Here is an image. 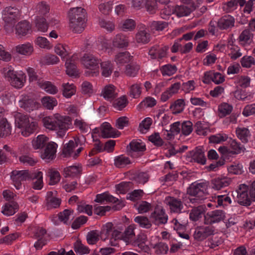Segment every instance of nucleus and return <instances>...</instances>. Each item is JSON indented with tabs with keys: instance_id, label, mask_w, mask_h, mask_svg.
Returning a JSON list of instances; mask_svg holds the SVG:
<instances>
[{
	"instance_id": "2",
	"label": "nucleus",
	"mask_w": 255,
	"mask_h": 255,
	"mask_svg": "<svg viewBox=\"0 0 255 255\" xmlns=\"http://www.w3.org/2000/svg\"><path fill=\"white\" fill-rule=\"evenodd\" d=\"M87 14L86 10L81 7H73L68 12L69 26L75 33H80L86 26L85 18Z\"/></svg>"
},
{
	"instance_id": "61",
	"label": "nucleus",
	"mask_w": 255,
	"mask_h": 255,
	"mask_svg": "<svg viewBox=\"0 0 255 255\" xmlns=\"http://www.w3.org/2000/svg\"><path fill=\"white\" fill-rule=\"evenodd\" d=\"M154 248L156 249L155 253L157 255L166 254L168 251V247L167 245L163 243H159L155 245Z\"/></svg>"
},
{
	"instance_id": "23",
	"label": "nucleus",
	"mask_w": 255,
	"mask_h": 255,
	"mask_svg": "<svg viewBox=\"0 0 255 255\" xmlns=\"http://www.w3.org/2000/svg\"><path fill=\"white\" fill-rule=\"evenodd\" d=\"M128 40L123 34H117L113 41V46L115 47L122 48L128 46Z\"/></svg>"
},
{
	"instance_id": "59",
	"label": "nucleus",
	"mask_w": 255,
	"mask_h": 255,
	"mask_svg": "<svg viewBox=\"0 0 255 255\" xmlns=\"http://www.w3.org/2000/svg\"><path fill=\"white\" fill-rule=\"evenodd\" d=\"M134 225H130L126 230L123 235V240L126 242H127L128 240L132 238L134 236Z\"/></svg>"
},
{
	"instance_id": "20",
	"label": "nucleus",
	"mask_w": 255,
	"mask_h": 255,
	"mask_svg": "<svg viewBox=\"0 0 255 255\" xmlns=\"http://www.w3.org/2000/svg\"><path fill=\"white\" fill-rule=\"evenodd\" d=\"M234 18L231 15H225L220 18L218 22V27L220 29H227L234 26Z\"/></svg>"
},
{
	"instance_id": "58",
	"label": "nucleus",
	"mask_w": 255,
	"mask_h": 255,
	"mask_svg": "<svg viewBox=\"0 0 255 255\" xmlns=\"http://www.w3.org/2000/svg\"><path fill=\"white\" fill-rule=\"evenodd\" d=\"M94 207V213L101 216H105L106 212L109 211L111 209V207L109 206H99L95 205Z\"/></svg>"
},
{
	"instance_id": "35",
	"label": "nucleus",
	"mask_w": 255,
	"mask_h": 255,
	"mask_svg": "<svg viewBox=\"0 0 255 255\" xmlns=\"http://www.w3.org/2000/svg\"><path fill=\"white\" fill-rule=\"evenodd\" d=\"M74 250L77 254L80 255L88 254L90 251L89 248L83 245L80 240L76 241L74 243Z\"/></svg>"
},
{
	"instance_id": "56",
	"label": "nucleus",
	"mask_w": 255,
	"mask_h": 255,
	"mask_svg": "<svg viewBox=\"0 0 255 255\" xmlns=\"http://www.w3.org/2000/svg\"><path fill=\"white\" fill-rule=\"evenodd\" d=\"M251 133L246 128H240V140L244 143H247L251 138Z\"/></svg>"
},
{
	"instance_id": "15",
	"label": "nucleus",
	"mask_w": 255,
	"mask_h": 255,
	"mask_svg": "<svg viewBox=\"0 0 255 255\" xmlns=\"http://www.w3.org/2000/svg\"><path fill=\"white\" fill-rule=\"evenodd\" d=\"M189 154L194 161L202 165H204L206 163V158L204 152L201 148L197 147L195 148V150L190 151Z\"/></svg>"
},
{
	"instance_id": "1",
	"label": "nucleus",
	"mask_w": 255,
	"mask_h": 255,
	"mask_svg": "<svg viewBox=\"0 0 255 255\" xmlns=\"http://www.w3.org/2000/svg\"><path fill=\"white\" fill-rule=\"evenodd\" d=\"M72 119L69 116H62L58 114L53 116H48L42 119L43 126L47 129L56 130L57 135L63 137L66 133L69 126L71 124Z\"/></svg>"
},
{
	"instance_id": "46",
	"label": "nucleus",
	"mask_w": 255,
	"mask_h": 255,
	"mask_svg": "<svg viewBox=\"0 0 255 255\" xmlns=\"http://www.w3.org/2000/svg\"><path fill=\"white\" fill-rule=\"evenodd\" d=\"M136 39L138 43H147L150 40V34L145 30L140 31L136 34Z\"/></svg>"
},
{
	"instance_id": "51",
	"label": "nucleus",
	"mask_w": 255,
	"mask_h": 255,
	"mask_svg": "<svg viewBox=\"0 0 255 255\" xmlns=\"http://www.w3.org/2000/svg\"><path fill=\"white\" fill-rule=\"evenodd\" d=\"M148 140L156 146H161L164 143L158 132H154L149 136Z\"/></svg>"
},
{
	"instance_id": "21",
	"label": "nucleus",
	"mask_w": 255,
	"mask_h": 255,
	"mask_svg": "<svg viewBox=\"0 0 255 255\" xmlns=\"http://www.w3.org/2000/svg\"><path fill=\"white\" fill-rule=\"evenodd\" d=\"M66 74L70 77H78V71L77 66L72 59L68 60L65 63Z\"/></svg>"
},
{
	"instance_id": "54",
	"label": "nucleus",
	"mask_w": 255,
	"mask_h": 255,
	"mask_svg": "<svg viewBox=\"0 0 255 255\" xmlns=\"http://www.w3.org/2000/svg\"><path fill=\"white\" fill-rule=\"evenodd\" d=\"M73 212V210L65 209L58 214V219L61 222L64 224H67L68 221L69 219V216L70 214Z\"/></svg>"
},
{
	"instance_id": "49",
	"label": "nucleus",
	"mask_w": 255,
	"mask_h": 255,
	"mask_svg": "<svg viewBox=\"0 0 255 255\" xmlns=\"http://www.w3.org/2000/svg\"><path fill=\"white\" fill-rule=\"evenodd\" d=\"M133 183L131 182H122L116 185V189L121 194H125L132 187Z\"/></svg>"
},
{
	"instance_id": "28",
	"label": "nucleus",
	"mask_w": 255,
	"mask_h": 255,
	"mask_svg": "<svg viewBox=\"0 0 255 255\" xmlns=\"http://www.w3.org/2000/svg\"><path fill=\"white\" fill-rule=\"evenodd\" d=\"M35 26L38 31L45 32L48 28L46 19L41 16H37L35 19Z\"/></svg>"
},
{
	"instance_id": "10",
	"label": "nucleus",
	"mask_w": 255,
	"mask_h": 255,
	"mask_svg": "<svg viewBox=\"0 0 255 255\" xmlns=\"http://www.w3.org/2000/svg\"><path fill=\"white\" fill-rule=\"evenodd\" d=\"M23 75L24 74L21 75V77L18 76L16 72L11 70H9L5 74V77L8 79L11 86L17 88H20L23 86Z\"/></svg>"
},
{
	"instance_id": "63",
	"label": "nucleus",
	"mask_w": 255,
	"mask_h": 255,
	"mask_svg": "<svg viewBox=\"0 0 255 255\" xmlns=\"http://www.w3.org/2000/svg\"><path fill=\"white\" fill-rule=\"evenodd\" d=\"M50 182L49 185H53L56 184L60 179V174L58 171H51L49 174Z\"/></svg>"
},
{
	"instance_id": "57",
	"label": "nucleus",
	"mask_w": 255,
	"mask_h": 255,
	"mask_svg": "<svg viewBox=\"0 0 255 255\" xmlns=\"http://www.w3.org/2000/svg\"><path fill=\"white\" fill-rule=\"evenodd\" d=\"M128 52H121L116 56L115 60L117 63H125L129 61L130 56Z\"/></svg>"
},
{
	"instance_id": "12",
	"label": "nucleus",
	"mask_w": 255,
	"mask_h": 255,
	"mask_svg": "<svg viewBox=\"0 0 255 255\" xmlns=\"http://www.w3.org/2000/svg\"><path fill=\"white\" fill-rule=\"evenodd\" d=\"M57 146V144L54 142L48 143L44 152L41 154V158L48 162L54 159L56 157Z\"/></svg>"
},
{
	"instance_id": "33",
	"label": "nucleus",
	"mask_w": 255,
	"mask_h": 255,
	"mask_svg": "<svg viewBox=\"0 0 255 255\" xmlns=\"http://www.w3.org/2000/svg\"><path fill=\"white\" fill-rule=\"evenodd\" d=\"M168 205L170 206V209L174 212L181 213V210L183 208V204L181 201L170 197Z\"/></svg>"
},
{
	"instance_id": "41",
	"label": "nucleus",
	"mask_w": 255,
	"mask_h": 255,
	"mask_svg": "<svg viewBox=\"0 0 255 255\" xmlns=\"http://www.w3.org/2000/svg\"><path fill=\"white\" fill-rule=\"evenodd\" d=\"M252 34L248 30H244L240 34V44L244 46L250 44L252 41Z\"/></svg>"
},
{
	"instance_id": "16",
	"label": "nucleus",
	"mask_w": 255,
	"mask_h": 255,
	"mask_svg": "<svg viewBox=\"0 0 255 255\" xmlns=\"http://www.w3.org/2000/svg\"><path fill=\"white\" fill-rule=\"evenodd\" d=\"M11 128L6 119L3 118L2 112H0V137L6 136L10 134Z\"/></svg>"
},
{
	"instance_id": "38",
	"label": "nucleus",
	"mask_w": 255,
	"mask_h": 255,
	"mask_svg": "<svg viewBox=\"0 0 255 255\" xmlns=\"http://www.w3.org/2000/svg\"><path fill=\"white\" fill-rule=\"evenodd\" d=\"M144 5L146 11L150 14H154L158 9L157 0H144Z\"/></svg>"
},
{
	"instance_id": "9",
	"label": "nucleus",
	"mask_w": 255,
	"mask_h": 255,
	"mask_svg": "<svg viewBox=\"0 0 255 255\" xmlns=\"http://www.w3.org/2000/svg\"><path fill=\"white\" fill-rule=\"evenodd\" d=\"M3 15L5 23H15L19 16V12L17 8L9 6L4 9Z\"/></svg>"
},
{
	"instance_id": "7",
	"label": "nucleus",
	"mask_w": 255,
	"mask_h": 255,
	"mask_svg": "<svg viewBox=\"0 0 255 255\" xmlns=\"http://www.w3.org/2000/svg\"><path fill=\"white\" fill-rule=\"evenodd\" d=\"M31 173L28 170H13L11 172L10 178L13 182L14 185L17 189H19L21 185V181L30 179Z\"/></svg>"
},
{
	"instance_id": "60",
	"label": "nucleus",
	"mask_w": 255,
	"mask_h": 255,
	"mask_svg": "<svg viewBox=\"0 0 255 255\" xmlns=\"http://www.w3.org/2000/svg\"><path fill=\"white\" fill-rule=\"evenodd\" d=\"M193 124L190 121H185L182 124V133L183 135H189L192 131Z\"/></svg>"
},
{
	"instance_id": "26",
	"label": "nucleus",
	"mask_w": 255,
	"mask_h": 255,
	"mask_svg": "<svg viewBox=\"0 0 255 255\" xmlns=\"http://www.w3.org/2000/svg\"><path fill=\"white\" fill-rule=\"evenodd\" d=\"M48 140V138L44 135H39L32 140V146L36 149L42 148L46 145Z\"/></svg>"
},
{
	"instance_id": "8",
	"label": "nucleus",
	"mask_w": 255,
	"mask_h": 255,
	"mask_svg": "<svg viewBox=\"0 0 255 255\" xmlns=\"http://www.w3.org/2000/svg\"><path fill=\"white\" fill-rule=\"evenodd\" d=\"M225 214L222 210H215L208 212L204 215V223L206 225H211L223 221Z\"/></svg>"
},
{
	"instance_id": "6",
	"label": "nucleus",
	"mask_w": 255,
	"mask_h": 255,
	"mask_svg": "<svg viewBox=\"0 0 255 255\" xmlns=\"http://www.w3.org/2000/svg\"><path fill=\"white\" fill-rule=\"evenodd\" d=\"M15 34L18 38H23L31 34L32 32V25L26 20L18 22L14 26Z\"/></svg>"
},
{
	"instance_id": "55",
	"label": "nucleus",
	"mask_w": 255,
	"mask_h": 255,
	"mask_svg": "<svg viewBox=\"0 0 255 255\" xmlns=\"http://www.w3.org/2000/svg\"><path fill=\"white\" fill-rule=\"evenodd\" d=\"M242 114L246 117L250 116H255V103L245 106L243 110Z\"/></svg>"
},
{
	"instance_id": "40",
	"label": "nucleus",
	"mask_w": 255,
	"mask_h": 255,
	"mask_svg": "<svg viewBox=\"0 0 255 255\" xmlns=\"http://www.w3.org/2000/svg\"><path fill=\"white\" fill-rule=\"evenodd\" d=\"M134 221L141 228L149 229L151 227L150 221L145 216H137L134 218Z\"/></svg>"
},
{
	"instance_id": "24",
	"label": "nucleus",
	"mask_w": 255,
	"mask_h": 255,
	"mask_svg": "<svg viewBox=\"0 0 255 255\" xmlns=\"http://www.w3.org/2000/svg\"><path fill=\"white\" fill-rule=\"evenodd\" d=\"M30 178V180L36 179V180L33 182V188L34 189L39 190L42 188L43 186L42 172L38 171L37 172L31 173Z\"/></svg>"
},
{
	"instance_id": "34",
	"label": "nucleus",
	"mask_w": 255,
	"mask_h": 255,
	"mask_svg": "<svg viewBox=\"0 0 255 255\" xmlns=\"http://www.w3.org/2000/svg\"><path fill=\"white\" fill-rule=\"evenodd\" d=\"M113 226V223L111 222L107 223L106 224L103 225L101 231L99 232L101 239H103L104 240H105L108 238L110 232L114 229Z\"/></svg>"
},
{
	"instance_id": "22",
	"label": "nucleus",
	"mask_w": 255,
	"mask_h": 255,
	"mask_svg": "<svg viewBox=\"0 0 255 255\" xmlns=\"http://www.w3.org/2000/svg\"><path fill=\"white\" fill-rule=\"evenodd\" d=\"M18 207L19 206L16 202L11 201L5 204L4 208L2 213L7 216L12 215L15 214L16 211L18 210Z\"/></svg>"
},
{
	"instance_id": "18",
	"label": "nucleus",
	"mask_w": 255,
	"mask_h": 255,
	"mask_svg": "<svg viewBox=\"0 0 255 255\" xmlns=\"http://www.w3.org/2000/svg\"><path fill=\"white\" fill-rule=\"evenodd\" d=\"M64 177H75L82 174V167L81 165H72L67 167L64 169Z\"/></svg>"
},
{
	"instance_id": "64",
	"label": "nucleus",
	"mask_w": 255,
	"mask_h": 255,
	"mask_svg": "<svg viewBox=\"0 0 255 255\" xmlns=\"http://www.w3.org/2000/svg\"><path fill=\"white\" fill-rule=\"evenodd\" d=\"M129 125V121L127 117H121L118 118L116 121V126L119 129H123L125 127H127Z\"/></svg>"
},
{
	"instance_id": "32",
	"label": "nucleus",
	"mask_w": 255,
	"mask_h": 255,
	"mask_svg": "<svg viewBox=\"0 0 255 255\" xmlns=\"http://www.w3.org/2000/svg\"><path fill=\"white\" fill-rule=\"evenodd\" d=\"M204 212L203 206H199L197 207L194 208L189 214L190 219L194 221H196L201 218L202 214Z\"/></svg>"
},
{
	"instance_id": "53",
	"label": "nucleus",
	"mask_w": 255,
	"mask_h": 255,
	"mask_svg": "<svg viewBox=\"0 0 255 255\" xmlns=\"http://www.w3.org/2000/svg\"><path fill=\"white\" fill-rule=\"evenodd\" d=\"M242 65L244 67L250 68L255 64V59L252 56H244L241 61Z\"/></svg>"
},
{
	"instance_id": "4",
	"label": "nucleus",
	"mask_w": 255,
	"mask_h": 255,
	"mask_svg": "<svg viewBox=\"0 0 255 255\" xmlns=\"http://www.w3.org/2000/svg\"><path fill=\"white\" fill-rule=\"evenodd\" d=\"M249 186L245 184L240 185V205L248 206L252 201H255V180L253 182L250 195L248 194Z\"/></svg>"
},
{
	"instance_id": "5",
	"label": "nucleus",
	"mask_w": 255,
	"mask_h": 255,
	"mask_svg": "<svg viewBox=\"0 0 255 255\" xmlns=\"http://www.w3.org/2000/svg\"><path fill=\"white\" fill-rule=\"evenodd\" d=\"M83 63L86 68L90 70L86 72V75L90 76L91 74L93 75V74H96L98 72L97 70L99 69V64L100 63V61L92 55L85 54L83 57Z\"/></svg>"
},
{
	"instance_id": "31",
	"label": "nucleus",
	"mask_w": 255,
	"mask_h": 255,
	"mask_svg": "<svg viewBox=\"0 0 255 255\" xmlns=\"http://www.w3.org/2000/svg\"><path fill=\"white\" fill-rule=\"evenodd\" d=\"M41 103L44 107L49 110L53 109L54 107L57 105L56 99L50 96H45L42 98Z\"/></svg>"
},
{
	"instance_id": "29",
	"label": "nucleus",
	"mask_w": 255,
	"mask_h": 255,
	"mask_svg": "<svg viewBox=\"0 0 255 255\" xmlns=\"http://www.w3.org/2000/svg\"><path fill=\"white\" fill-rule=\"evenodd\" d=\"M191 11L192 10L190 8L184 5H176L174 9V12L176 13L178 17L188 15Z\"/></svg>"
},
{
	"instance_id": "14",
	"label": "nucleus",
	"mask_w": 255,
	"mask_h": 255,
	"mask_svg": "<svg viewBox=\"0 0 255 255\" xmlns=\"http://www.w3.org/2000/svg\"><path fill=\"white\" fill-rule=\"evenodd\" d=\"M231 182V179L227 177H218L213 179L211 181V183L213 185L212 188L217 190H219L224 187L228 186Z\"/></svg>"
},
{
	"instance_id": "50",
	"label": "nucleus",
	"mask_w": 255,
	"mask_h": 255,
	"mask_svg": "<svg viewBox=\"0 0 255 255\" xmlns=\"http://www.w3.org/2000/svg\"><path fill=\"white\" fill-rule=\"evenodd\" d=\"M88 221V217L85 216H81L75 219L72 224L71 228L73 229H79L81 225L85 224Z\"/></svg>"
},
{
	"instance_id": "27",
	"label": "nucleus",
	"mask_w": 255,
	"mask_h": 255,
	"mask_svg": "<svg viewBox=\"0 0 255 255\" xmlns=\"http://www.w3.org/2000/svg\"><path fill=\"white\" fill-rule=\"evenodd\" d=\"M102 95L104 98L108 100H113L116 98L117 94L115 93V87L113 85L106 86L103 91Z\"/></svg>"
},
{
	"instance_id": "47",
	"label": "nucleus",
	"mask_w": 255,
	"mask_h": 255,
	"mask_svg": "<svg viewBox=\"0 0 255 255\" xmlns=\"http://www.w3.org/2000/svg\"><path fill=\"white\" fill-rule=\"evenodd\" d=\"M232 107L228 103H223L219 107V116L221 118L229 115L232 112Z\"/></svg>"
},
{
	"instance_id": "25",
	"label": "nucleus",
	"mask_w": 255,
	"mask_h": 255,
	"mask_svg": "<svg viewBox=\"0 0 255 255\" xmlns=\"http://www.w3.org/2000/svg\"><path fill=\"white\" fill-rule=\"evenodd\" d=\"M185 105L184 100L181 99H178L170 105V109L172 111L173 114L176 115L183 111Z\"/></svg>"
},
{
	"instance_id": "13",
	"label": "nucleus",
	"mask_w": 255,
	"mask_h": 255,
	"mask_svg": "<svg viewBox=\"0 0 255 255\" xmlns=\"http://www.w3.org/2000/svg\"><path fill=\"white\" fill-rule=\"evenodd\" d=\"M211 71L207 72L204 74V80L203 82L205 84H210L211 80L214 82L216 84H220L225 81L224 76H222L220 73H216L214 74V76H212L210 74Z\"/></svg>"
},
{
	"instance_id": "36",
	"label": "nucleus",
	"mask_w": 255,
	"mask_h": 255,
	"mask_svg": "<svg viewBox=\"0 0 255 255\" xmlns=\"http://www.w3.org/2000/svg\"><path fill=\"white\" fill-rule=\"evenodd\" d=\"M17 52L19 54L29 55L33 51V47L30 44L27 43L25 44L19 45L16 47Z\"/></svg>"
},
{
	"instance_id": "52",
	"label": "nucleus",
	"mask_w": 255,
	"mask_h": 255,
	"mask_svg": "<svg viewBox=\"0 0 255 255\" xmlns=\"http://www.w3.org/2000/svg\"><path fill=\"white\" fill-rule=\"evenodd\" d=\"M130 163V160L128 157L120 155L118 156L115 159V165L119 168H121L128 164Z\"/></svg>"
},
{
	"instance_id": "11",
	"label": "nucleus",
	"mask_w": 255,
	"mask_h": 255,
	"mask_svg": "<svg viewBox=\"0 0 255 255\" xmlns=\"http://www.w3.org/2000/svg\"><path fill=\"white\" fill-rule=\"evenodd\" d=\"M83 138L84 141H82L80 137H76L74 139L75 141L71 140L68 143L64 145L62 150V153L64 155V157H66L71 156L75 145L78 146V145H82L83 144V142L86 140V138L83 136Z\"/></svg>"
},
{
	"instance_id": "42",
	"label": "nucleus",
	"mask_w": 255,
	"mask_h": 255,
	"mask_svg": "<svg viewBox=\"0 0 255 255\" xmlns=\"http://www.w3.org/2000/svg\"><path fill=\"white\" fill-rule=\"evenodd\" d=\"M187 194L191 196H197L198 197H205V193L203 190L199 189L193 183L187 188Z\"/></svg>"
},
{
	"instance_id": "45",
	"label": "nucleus",
	"mask_w": 255,
	"mask_h": 255,
	"mask_svg": "<svg viewBox=\"0 0 255 255\" xmlns=\"http://www.w3.org/2000/svg\"><path fill=\"white\" fill-rule=\"evenodd\" d=\"M21 103L20 107L27 112H30V111H33L35 108L36 102L32 99H24L22 100Z\"/></svg>"
},
{
	"instance_id": "62",
	"label": "nucleus",
	"mask_w": 255,
	"mask_h": 255,
	"mask_svg": "<svg viewBox=\"0 0 255 255\" xmlns=\"http://www.w3.org/2000/svg\"><path fill=\"white\" fill-rule=\"evenodd\" d=\"M138 69L139 68L137 66H135L131 64H128L126 66L125 73L126 75L128 76L134 77Z\"/></svg>"
},
{
	"instance_id": "17",
	"label": "nucleus",
	"mask_w": 255,
	"mask_h": 255,
	"mask_svg": "<svg viewBox=\"0 0 255 255\" xmlns=\"http://www.w3.org/2000/svg\"><path fill=\"white\" fill-rule=\"evenodd\" d=\"M146 150L145 145L134 140L131 141L127 146V151L128 155L132 156L134 152L143 151Z\"/></svg>"
},
{
	"instance_id": "43",
	"label": "nucleus",
	"mask_w": 255,
	"mask_h": 255,
	"mask_svg": "<svg viewBox=\"0 0 255 255\" xmlns=\"http://www.w3.org/2000/svg\"><path fill=\"white\" fill-rule=\"evenodd\" d=\"M100 234L97 230H93L89 232L87 235V241L89 244L94 245L99 240Z\"/></svg>"
},
{
	"instance_id": "30",
	"label": "nucleus",
	"mask_w": 255,
	"mask_h": 255,
	"mask_svg": "<svg viewBox=\"0 0 255 255\" xmlns=\"http://www.w3.org/2000/svg\"><path fill=\"white\" fill-rule=\"evenodd\" d=\"M128 101L126 96H123L113 102V106L119 111H122L128 105Z\"/></svg>"
},
{
	"instance_id": "39",
	"label": "nucleus",
	"mask_w": 255,
	"mask_h": 255,
	"mask_svg": "<svg viewBox=\"0 0 255 255\" xmlns=\"http://www.w3.org/2000/svg\"><path fill=\"white\" fill-rule=\"evenodd\" d=\"M36 12L37 14L41 15H45L49 12L50 6L46 2L42 1L39 2L36 6Z\"/></svg>"
},
{
	"instance_id": "48",
	"label": "nucleus",
	"mask_w": 255,
	"mask_h": 255,
	"mask_svg": "<svg viewBox=\"0 0 255 255\" xmlns=\"http://www.w3.org/2000/svg\"><path fill=\"white\" fill-rule=\"evenodd\" d=\"M177 68L175 65L167 64L163 66L161 71L163 75L171 76L177 71Z\"/></svg>"
},
{
	"instance_id": "44",
	"label": "nucleus",
	"mask_w": 255,
	"mask_h": 255,
	"mask_svg": "<svg viewBox=\"0 0 255 255\" xmlns=\"http://www.w3.org/2000/svg\"><path fill=\"white\" fill-rule=\"evenodd\" d=\"M100 64L102 70V75L106 77L109 76L113 71L112 64L109 61H106L101 62Z\"/></svg>"
},
{
	"instance_id": "37",
	"label": "nucleus",
	"mask_w": 255,
	"mask_h": 255,
	"mask_svg": "<svg viewBox=\"0 0 255 255\" xmlns=\"http://www.w3.org/2000/svg\"><path fill=\"white\" fill-rule=\"evenodd\" d=\"M63 95L66 98H70L76 92L75 87L69 83L63 84Z\"/></svg>"
},
{
	"instance_id": "3",
	"label": "nucleus",
	"mask_w": 255,
	"mask_h": 255,
	"mask_svg": "<svg viewBox=\"0 0 255 255\" xmlns=\"http://www.w3.org/2000/svg\"><path fill=\"white\" fill-rule=\"evenodd\" d=\"M14 118L16 126L23 129L21 131L23 135L27 136L35 130L36 123L33 122H30L27 116L17 113L14 115Z\"/></svg>"
},
{
	"instance_id": "19",
	"label": "nucleus",
	"mask_w": 255,
	"mask_h": 255,
	"mask_svg": "<svg viewBox=\"0 0 255 255\" xmlns=\"http://www.w3.org/2000/svg\"><path fill=\"white\" fill-rule=\"evenodd\" d=\"M38 85L46 92L54 94L57 93L58 89L56 87L49 81H44L43 80H38L37 82Z\"/></svg>"
}]
</instances>
